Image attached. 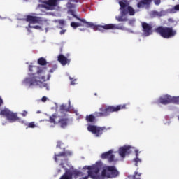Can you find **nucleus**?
Returning <instances> with one entry per match:
<instances>
[{
    "label": "nucleus",
    "mask_w": 179,
    "mask_h": 179,
    "mask_svg": "<svg viewBox=\"0 0 179 179\" xmlns=\"http://www.w3.org/2000/svg\"><path fill=\"white\" fill-rule=\"evenodd\" d=\"M152 16H154V17H162V16H164V14H163V11H152Z\"/></svg>",
    "instance_id": "obj_24"
},
{
    "label": "nucleus",
    "mask_w": 179,
    "mask_h": 179,
    "mask_svg": "<svg viewBox=\"0 0 179 179\" xmlns=\"http://www.w3.org/2000/svg\"><path fill=\"white\" fill-rule=\"evenodd\" d=\"M66 31V29H62V31H60V34H65V32Z\"/></svg>",
    "instance_id": "obj_35"
},
{
    "label": "nucleus",
    "mask_w": 179,
    "mask_h": 179,
    "mask_svg": "<svg viewBox=\"0 0 179 179\" xmlns=\"http://www.w3.org/2000/svg\"><path fill=\"white\" fill-rule=\"evenodd\" d=\"M48 1H62V0H48Z\"/></svg>",
    "instance_id": "obj_40"
},
{
    "label": "nucleus",
    "mask_w": 179,
    "mask_h": 179,
    "mask_svg": "<svg viewBox=\"0 0 179 179\" xmlns=\"http://www.w3.org/2000/svg\"><path fill=\"white\" fill-rule=\"evenodd\" d=\"M85 120L88 124H95L96 123V115L94 116L93 114L87 115L85 117Z\"/></svg>",
    "instance_id": "obj_19"
},
{
    "label": "nucleus",
    "mask_w": 179,
    "mask_h": 179,
    "mask_svg": "<svg viewBox=\"0 0 179 179\" xmlns=\"http://www.w3.org/2000/svg\"><path fill=\"white\" fill-rule=\"evenodd\" d=\"M57 58V60L62 65H63V66H65L66 64H69V62H71V60L64 56V55H59Z\"/></svg>",
    "instance_id": "obj_18"
},
{
    "label": "nucleus",
    "mask_w": 179,
    "mask_h": 179,
    "mask_svg": "<svg viewBox=\"0 0 179 179\" xmlns=\"http://www.w3.org/2000/svg\"><path fill=\"white\" fill-rule=\"evenodd\" d=\"M127 105H117V106H102L99 108L100 112H95L94 115L95 117H108L110 113H118L120 110H125Z\"/></svg>",
    "instance_id": "obj_5"
},
{
    "label": "nucleus",
    "mask_w": 179,
    "mask_h": 179,
    "mask_svg": "<svg viewBox=\"0 0 179 179\" xmlns=\"http://www.w3.org/2000/svg\"><path fill=\"white\" fill-rule=\"evenodd\" d=\"M135 153H136V158L133 159V162L135 163V166H138V164L141 163L142 160L138 158L139 156V150H135Z\"/></svg>",
    "instance_id": "obj_22"
},
{
    "label": "nucleus",
    "mask_w": 179,
    "mask_h": 179,
    "mask_svg": "<svg viewBox=\"0 0 179 179\" xmlns=\"http://www.w3.org/2000/svg\"><path fill=\"white\" fill-rule=\"evenodd\" d=\"M41 101H42L43 103H45V101H47V97H46V96H43V97L41 99Z\"/></svg>",
    "instance_id": "obj_34"
},
{
    "label": "nucleus",
    "mask_w": 179,
    "mask_h": 179,
    "mask_svg": "<svg viewBox=\"0 0 179 179\" xmlns=\"http://www.w3.org/2000/svg\"><path fill=\"white\" fill-rule=\"evenodd\" d=\"M101 169V162H96V164L85 166L83 169V171L85 170H92V171H89V176L92 179H104V178H116L120 176V171L117 169L115 166H106L103 167L101 175L100 169Z\"/></svg>",
    "instance_id": "obj_1"
},
{
    "label": "nucleus",
    "mask_w": 179,
    "mask_h": 179,
    "mask_svg": "<svg viewBox=\"0 0 179 179\" xmlns=\"http://www.w3.org/2000/svg\"><path fill=\"white\" fill-rule=\"evenodd\" d=\"M38 65H41V66H45V65H47L48 62H47V60L45 59V58L40 57L38 59Z\"/></svg>",
    "instance_id": "obj_23"
},
{
    "label": "nucleus",
    "mask_w": 179,
    "mask_h": 179,
    "mask_svg": "<svg viewBox=\"0 0 179 179\" xmlns=\"http://www.w3.org/2000/svg\"><path fill=\"white\" fill-rule=\"evenodd\" d=\"M29 29H36V30H41V27H40L38 25L31 26V25L29 24Z\"/></svg>",
    "instance_id": "obj_28"
},
{
    "label": "nucleus",
    "mask_w": 179,
    "mask_h": 179,
    "mask_svg": "<svg viewBox=\"0 0 179 179\" xmlns=\"http://www.w3.org/2000/svg\"><path fill=\"white\" fill-rule=\"evenodd\" d=\"M26 115H27V111L24 110L23 111V117H26Z\"/></svg>",
    "instance_id": "obj_37"
},
{
    "label": "nucleus",
    "mask_w": 179,
    "mask_h": 179,
    "mask_svg": "<svg viewBox=\"0 0 179 179\" xmlns=\"http://www.w3.org/2000/svg\"><path fill=\"white\" fill-rule=\"evenodd\" d=\"M175 104H179V96H175Z\"/></svg>",
    "instance_id": "obj_33"
},
{
    "label": "nucleus",
    "mask_w": 179,
    "mask_h": 179,
    "mask_svg": "<svg viewBox=\"0 0 179 179\" xmlns=\"http://www.w3.org/2000/svg\"><path fill=\"white\" fill-rule=\"evenodd\" d=\"M89 171H93V170L88 169V171H87V173L88 175L87 176L83 177L82 179H89V177H90V176L89 175ZM90 178H92L90 177Z\"/></svg>",
    "instance_id": "obj_31"
},
{
    "label": "nucleus",
    "mask_w": 179,
    "mask_h": 179,
    "mask_svg": "<svg viewBox=\"0 0 179 179\" xmlns=\"http://www.w3.org/2000/svg\"><path fill=\"white\" fill-rule=\"evenodd\" d=\"M27 128H36V123L34 122H29L27 124Z\"/></svg>",
    "instance_id": "obj_29"
},
{
    "label": "nucleus",
    "mask_w": 179,
    "mask_h": 179,
    "mask_svg": "<svg viewBox=\"0 0 179 179\" xmlns=\"http://www.w3.org/2000/svg\"><path fill=\"white\" fill-rule=\"evenodd\" d=\"M66 8L68 9H70L68 13L71 15V16L74 17L77 20H79V22H82V23H85V27H90L91 29H93V30L99 31H103V29L105 30H113V29H117V30H124V25L120 24L118 25L115 24H108L105 25H95L93 24V22H87L85 19H81L79 17L77 16L76 14H75V10H72L74 9V8H76V5L74 3H71V1L68 2L66 4Z\"/></svg>",
    "instance_id": "obj_3"
},
{
    "label": "nucleus",
    "mask_w": 179,
    "mask_h": 179,
    "mask_svg": "<svg viewBox=\"0 0 179 179\" xmlns=\"http://www.w3.org/2000/svg\"><path fill=\"white\" fill-rule=\"evenodd\" d=\"M17 20H22V17H20L19 15H17Z\"/></svg>",
    "instance_id": "obj_38"
},
{
    "label": "nucleus",
    "mask_w": 179,
    "mask_h": 179,
    "mask_svg": "<svg viewBox=\"0 0 179 179\" xmlns=\"http://www.w3.org/2000/svg\"><path fill=\"white\" fill-rule=\"evenodd\" d=\"M157 1H160V0H157Z\"/></svg>",
    "instance_id": "obj_43"
},
{
    "label": "nucleus",
    "mask_w": 179,
    "mask_h": 179,
    "mask_svg": "<svg viewBox=\"0 0 179 179\" xmlns=\"http://www.w3.org/2000/svg\"><path fill=\"white\" fill-rule=\"evenodd\" d=\"M155 32L159 34L162 38H173L176 37L177 31H176L173 27H164L159 26L155 29Z\"/></svg>",
    "instance_id": "obj_6"
},
{
    "label": "nucleus",
    "mask_w": 179,
    "mask_h": 179,
    "mask_svg": "<svg viewBox=\"0 0 179 179\" xmlns=\"http://www.w3.org/2000/svg\"><path fill=\"white\" fill-rule=\"evenodd\" d=\"M58 6V1H46L43 4L38 5V8H45L47 10H54Z\"/></svg>",
    "instance_id": "obj_12"
},
{
    "label": "nucleus",
    "mask_w": 179,
    "mask_h": 179,
    "mask_svg": "<svg viewBox=\"0 0 179 179\" xmlns=\"http://www.w3.org/2000/svg\"><path fill=\"white\" fill-rule=\"evenodd\" d=\"M158 103H160V104H163L164 106H167V104H170L171 103L176 104V96L164 95L159 97V99H158Z\"/></svg>",
    "instance_id": "obj_14"
},
{
    "label": "nucleus",
    "mask_w": 179,
    "mask_h": 179,
    "mask_svg": "<svg viewBox=\"0 0 179 179\" xmlns=\"http://www.w3.org/2000/svg\"><path fill=\"white\" fill-rule=\"evenodd\" d=\"M87 131L89 132H91L94 135H95L97 138L100 137L103 135V132H107L108 129H110V127H99L93 124H88L87 126Z\"/></svg>",
    "instance_id": "obj_9"
},
{
    "label": "nucleus",
    "mask_w": 179,
    "mask_h": 179,
    "mask_svg": "<svg viewBox=\"0 0 179 179\" xmlns=\"http://www.w3.org/2000/svg\"><path fill=\"white\" fill-rule=\"evenodd\" d=\"M69 79H70V80H71V85H76L75 82H76V79L73 80V78L72 77H69Z\"/></svg>",
    "instance_id": "obj_32"
},
{
    "label": "nucleus",
    "mask_w": 179,
    "mask_h": 179,
    "mask_svg": "<svg viewBox=\"0 0 179 179\" xmlns=\"http://www.w3.org/2000/svg\"><path fill=\"white\" fill-rule=\"evenodd\" d=\"M119 5L120 6V16H116L115 19L117 22H128V18L124 17V16H127V15H129V16H135V13L136 11L132 6H129V1H120Z\"/></svg>",
    "instance_id": "obj_4"
},
{
    "label": "nucleus",
    "mask_w": 179,
    "mask_h": 179,
    "mask_svg": "<svg viewBox=\"0 0 179 179\" xmlns=\"http://www.w3.org/2000/svg\"><path fill=\"white\" fill-rule=\"evenodd\" d=\"M26 20L27 22H29L30 25H31V24H37L38 23H41V22H43V18L33 15H27Z\"/></svg>",
    "instance_id": "obj_16"
},
{
    "label": "nucleus",
    "mask_w": 179,
    "mask_h": 179,
    "mask_svg": "<svg viewBox=\"0 0 179 179\" xmlns=\"http://www.w3.org/2000/svg\"><path fill=\"white\" fill-rule=\"evenodd\" d=\"M2 106H3V99L0 96V115H3V117H6L9 121V122H15L19 120H20L17 117V113H15L8 108H4L2 109Z\"/></svg>",
    "instance_id": "obj_7"
},
{
    "label": "nucleus",
    "mask_w": 179,
    "mask_h": 179,
    "mask_svg": "<svg viewBox=\"0 0 179 179\" xmlns=\"http://www.w3.org/2000/svg\"><path fill=\"white\" fill-rule=\"evenodd\" d=\"M47 69V67H40L37 66H29V71L30 73L29 77L25 78L24 83L27 86H38L41 85V87H46L48 89L47 83H43L45 80H50L51 75H48V78L45 80V76H40L44 71Z\"/></svg>",
    "instance_id": "obj_2"
},
{
    "label": "nucleus",
    "mask_w": 179,
    "mask_h": 179,
    "mask_svg": "<svg viewBox=\"0 0 179 179\" xmlns=\"http://www.w3.org/2000/svg\"><path fill=\"white\" fill-rule=\"evenodd\" d=\"M52 72H54V70L50 69V73H52Z\"/></svg>",
    "instance_id": "obj_39"
},
{
    "label": "nucleus",
    "mask_w": 179,
    "mask_h": 179,
    "mask_svg": "<svg viewBox=\"0 0 179 179\" xmlns=\"http://www.w3.org/2000/svg\"><path fill=\"white\" fill-rule=\"evenodd\" d=\"M142 31L145 37H149L151 34H153V27L152 24L147 22H141Z\"/></svg>",
    "instance_id": "obj_13"
},
{
    "label": "nucleus",
    "mask_w": 179,
    "mask_h": 179,
    "mask_svg": "<svg viewBox=\"0 0 179 179\" xmlns=\"http://www.w3.org/2000/svg\"><path fill=\"white\" fill-rule=\"evenodd\" d=\"M85 173L78 170L67 169L65 173L59 178V179H73L78 178V177H83Z\"/></svg>",
    "instance_id": "obj_10"
},
{
    "label": "nucleus",
    "mask_w": 179,
    "mask_h": 179,
    "mask_svg": "<svg viewBox=\"0 0 179 179\" xmlns=\"http://www.w3.org/2000/svg\"><path fill=\"white\" fill-rule=\"evenodd\" d=\"M150 2L152 1H141L138 3L137 8H145V6L148 8L150 5Z\"/></svg>",
    "instance_id": "obj_20"
},
{
    "label": "nucleus",
    "mask_w": 179,
    "mask_h": 179,
    "mask_svg": "<svg viewBox=\"0 0 179 179\" xmlns=\"http://www.w3.org/2000/svg\"><path fill=\"white\" fill-rule=\"evenodd\" d=\"M74 2L78 3V1H74Z\"/></svg>",
    "instance_id": "obj_41"
},
{
    "label": "nucleus",
    "mask_w": 179,
    "mask_h": 179,
    "mask_svg": "<svg viewBox=\"0 0 179 179\" xmlns=\"http://www.w3.org/2000/svg\"><path fill=\"white\" fill-rule=\"evenodd\" d=\"M160 1H155V5H160Z\"/></svg>",
    "instance_id": "obj_36"
},
{
    "label": "nucleus",
    "mask_w": 179,
    "mask_h": 179,
    "mask_svg": "<svg viewBox=\"0 0 179 179\" xmlns=\"http://www.w3.org/2000/svg\"><path fill=\"white\" fill-rule=\"evenodd\" d=\"M57 22L59 23L61 26H65V20H57Z\"/></svg>",
    "instance_id": "obj_30"
},
{
    "label": "nucleus",
    "mask_w": 179,
    "mask_h": 179,
    "mask_svg": "<svg viewBox=\"0 0 179 179\" xmlns=\"http://www.w3.org/2000/svg\"><path fill=\"white\" fill-rule=\"evenodd\" d=\"M143 1H148V0H143Z\"/></svg>",
    "instance_id": "obj_42"
},
{
    "label": "nucleus",
    "mask_w": 179,
    "mask_h": 179,
    "mask_svg": "<svg viewBox=\"0 0 179 179\" xmlns=\"http://www.w3.org/2000/svg\"><path fill=\"white\" fill-rule=\"evenodd\" d=\"M177 12H179V4L174 6L173 8L170 10L171 13H177Z\"/></svg>",
    "instance_id": "obj_26"
},
{
    "label": "nucleus",
    "mask_w": 179,
    "mask_h": 179,
    "mask_svg": "<svg viewBox=\"0 0 179 179\" xmlns=\"http://www.w3.org/2000/svg\"><path fill=\"white\" fill-rule=\"evenodd\" d=\"M71 26L73 27V29H77V27H80L83 26V24H82L81 23H79V22H72L71 23Z\"/></svg>",
    "instance_id": "obj_27"
},
{
    "label": "nucleus",
    "mask_w": 179,
    "mask_h": 179,
    "mask_svg": "<svg viewBox=\"0 0 179 179\" xmlns=\"http://www.w3.org/2000/svg\"><path fill=\"white\" fill-rule=\"evenodd\" d=\"M131 153V146H124L119 149V155L121 157H125V155H129Z\"/></svg>",
    "instance_id": "obj_17"
},
{
    "label": "nucleus",
    "mask_w": 179,
    "mask_h": 179,
    "mask_svg": "<svg viewBox=\"0 0 179 179\" xmlns=\"http://www.w3.org/2000/svg\"><path fill=\"white\" fill-rule=\"evenodd\" d=\"M113 150H110L106 152L102 153L101 155V159H108V162L109 163H113V162H115V155L113 154Z\"/></svg>",
    "instance_id": "obj_15"
},
{
    "label": "nucleus",
    "mask_w": 179,
    "mask_h": 179,
    "mask_svg": "<svg viewBox=\"0 0 179 179\" xmlns=\"http://www.w3.org/2000/svg\"><path fill=\"white\" fill-rule=\"evenodd\" d=\"M69 156H72V152L71 151H64L59 152V154H55L54 159L56 162H62L60 165L64 169V167H65L64 166V161L67 162L68 159H66V157Z\"/></svg>",
    "instance_id": "obj_11"
},
{
    "label": "nucleus",
    "mask_w": 179,
    "mask_h": 179,
    "mask_svg": "<svg viewBox=\"0 0 179 179\" xmlns=\"http://www.w3.org/2000/svg\"><path fill=\"white\" fill-rule=\"evenodd\" d=\"M60 111L62 113H68L69 111V108L66 107V105L62 104L60 106Z\"/></svg>",
    "instance_id": "obj_25"
},
{
    "label": "nucleus",
    "mask_w": 179,
    "mask_h": 179,
    "mask_svg": "<svg viewBox=\"0 0 179 179\" xmlns=\"http://www.w3.org/2000/svg\"><path fill=\"white\" fill-rule=\"evenodd\" d=\"M142 176L141 173L138 171H135L134 175H129L127 179H141V176Z\"/></svg>",
    "instance_id": "obj_21"
},
{
    "label": "nucleus",
    "mask_w": 179,
    "mask_h": 179,
    "mask_svg": "<svg viewBox=\"0 0 179 179\" xmlns=\"http://www.w3.org/2000/svg\"><path fill=\"white\" fill-rule=\"evenodd\" d=\"M49 121L50 124H58L61 128H66L69 119L66 117L59 118L58 114L54 113L52 116H50Z\"/></svg>",
    "instance_id": "obj_8"
}]
</instances>
